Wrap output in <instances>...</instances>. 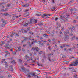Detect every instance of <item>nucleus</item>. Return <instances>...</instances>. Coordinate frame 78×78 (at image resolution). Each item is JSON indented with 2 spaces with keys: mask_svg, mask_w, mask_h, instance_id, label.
Returning a JSON list of instances; mask_svg holds the SVG:
<instances>
[{
  "mask_svg": "<svg viewBox=\"0 0 78 78\" xmlns=\"http://www.w3.org/2000/svg\"><path fill=\"white\" fill-rule=\"evenodd\" d=\"M42 62H44V58H43L42 59Z\"/></svg>",
  "mask_w": 78,
  "mask_h": 78,
  "instance_id": "51",
  "label": "nucleus"
},
{
  "mask_svg": "<svg viewBox=\"0 0 78 78\" xmlns=\"http://www.w3.org/2000/svg\"><path fill=\"white\" fill-rule=\"evenodd\" d=\"M62 35H59L58 36H59V37H62Z\"/></svg>",
  "mask_w": 78,
  "mask_h": 78,
  "instance_id": "54",
  "label": "nucleus"
},
{
  "mask_svg": "<svg viewBox=\"0 0 78 78\" xmlns=\"http://www.w3.org/2000/svg\"><path fill=\"white\" fill-rule=\"evenodd\" d=\"M20 50H21V49H20V48H19L18 51H20Z\"/></svg>",
  "mask_w": 78,
  "mask_h": 78,
  "instance_id": "47",
  "label": "nucleus"
},
{
  "mask_svg": "<svg viewBox=\"0 0 78 78\" xmlns=\"http://www.w3.org/2000/svg\"><path fill=\"white\" fill-rule=\"evenodd\" d=\"M4 15L5 16H9V14H8V13H5L4 14Z\"/></svg>",
  "mask_w": 78,
  "mask_h": 78,
  "instance_id": "14",
  "label": "nucleus"
},
{
  "mask_svg": "<svg viewBox=\"0 0 78 78\" xmlns=\"http://www.w3.org/2000/svg\"><path fill=\"white\" fill-rule=\"evenodd\" d=\"M36 41V42L34 41H33V42H32L31 45H32V44H34L33 42H34V43H35V42H36V41Z\"/></svg>",
  "mask_w": 78,
  "mask_h": 78,
  "instance_id": "42",
  "label": "nucleus"
},
{
  "mask_svg": "<svg viewBox=\"0 0 78 78\" xmlns=\"http://www.w3.org/2000/svg\"><path fill=\"white\" fill-rule=\"evenodd\" d=\"M9 70H10V71H13V69L12 68L10 69H8Z\"/></svg>",
  "mask_w": 78,
  "mask_h": 78,
  "instance_id": "18",
  "label": "nucleus"
},
{
  "mask_svg": "<svg viewBox=\"0 0 78 78\" xmlns=\"http://www.w3.org/2000/svg\"><path fill=\"white\" fill-rule=\"evenodd\" d=\"M16 36L17 37H19V34L17 33H16L15 34Z\"/></svg>",
  "mask_w": 78,
  "mask_h": 78,
  "instance_id": "19",
  "label": "nucleus"
},
{
  "mask_svg": "<svg viewBox=\"0 0 78 78\" xmlns=\"http://www.w3.org/2000/svg\"><path fill=\"white\" fill-rule=\"evenodd\" d=\"M1 44H3V45H4V44H5V42H4V41H2L1 42Z\"/></svg>",
  "mask_w": 78,
  "mask_h": 78,
  "instance_id": "38",
  "label": "nucleus"
},
{
  "mask_svg": "<svg viewBox=\"0 0 78 78\" xmlns=\"http://www.w3.org/2000/svg\"><path fill=\"white\" fill-rule=\"evenodd\" d=\"M1 27H4L5 26V25L4 24H1Z\"/></svg>",
  "mask_w": 78,
  "mask_h": 78,
  "instance_id": "20",
  "label": "nucleus"
},
{
  "mask_svg": "<svg viewBox=\"0 0 78 78\" xmlns=\"http://www.w3.org/2000/svg\"><path fill=\"white\" fill-rule=\"evenodd\" d=\"M56 24L58 25V26H59V27H61V24L60 23H59L58 22H57Z\"/></svg>",
  "mask_w": 78,
  "mask_h": 78,
  "instance_id": "12",
  "label": "nucleus"
},
{
  "mask_svg": "<svg viewBox=\"0 0 78 78\" xmlns=\"http://www.w3.org/2000/svg\"><path fill=\"white\" fill-rule=\"evenodd\" d=\"M65 37H63L64 41H66L67 39H69V35H65L64 36Z\"/></svg>",
  "mask_w": 78,
  "mask_h": 78,
  "instance_id": "2",
  "label": "nucleus"
},
{
  "mask_svg": "<svg viewBox=\"0 0 78 78\" xmlns=\"http://www.w3.org/2000/svg\"><path fill=\"white\" fill-rule=\"evenodd\" d=\"M75 64V66H76L77 64H78V59H77V60L73 62Z\"/></svg>",
  "mask_w": 78,
  "mask_h": 78,
  "instance_id": "5",
  "label": "nucleus"
},
{
  "mask_svg": "<svg viewBox=\"0 0 78 78\" xmlns=\"http://www.w3.org/2000/svg\"><path fill=\"white\" fill-rule=\"evenodd\" d=\"M29 6V4L28 3H26L22 5V6H23V7H24L25 8H28V7Z\"/></svg>",
  "mask_w": 78,
  "mask_h": 78,
  "instance_id": "3",
  "label": "nucleus"
},
{
  "mask_svg": "<svg viewBox=\"0 0 78 78\" xmlns=\"http://www.w3.org/2000/svg\"><path fill=\"white\" fill-rule=\"evenodd\" d=\"M46 16H51V15L50 14H48L47 15H46Z\"/></svg>",
  "mask_w": 78,
  "mask_h": 78,
  "instance_id": "63",
  "label": "nucleus"
},
{
  "mask_svg": "<svg viewBox=\"0 0 78 78\" xmlns=\"http://www.w3.org/2000/svg\"><path fill=\"white\" fill-rule=\"evenodd\" d=\"M36 16H41V13H39V14H37Z\"/></svg>",
  "mask_w": 78,
  "mask_h": 78,
  "instance_id": "15",
  "label": "nucleus"
},
{
  "mask_svg": "<svg viewBox=\"0 0 78 78\" xmlns=\"http://www.w3.org/2000/svg\"><path fill=\"white\" fill-rule=\"evenodd\" d=\"M55 21H57V20H58V17L56 18L55 19Z\"/></svg>",
  "mask_w": 78,
  "mask_h": 78,
  "instance_id": "48",
  "label": "nucleus"
},
{
  "mask_svg": "<svg viewBox=\"0 0 78 78\" xmlns=\"http://www.w3.org/2000/svg\"><path fill=\"white\" fill-rule=\"evenodd\" d=\"M26 71H27V72H29L30 70H29V69H25V72H26Z\"/></svg>",
  "mask_w": 78,
  "mask_h": 78,
  "instance_id": "28",
  "label": "nucleus"
},
{
  "mask_svg": "<svg viewBox=\"0 0 78 78\" xmlns=\"http://www.w3.org/2000/svg\"><path fill=\"white\" fill-rule=\"evenodd\" d=\"M29 40H31V36H30L29 37Z\"/></svg>",
  "mask_w": 78,
  "mask_h": 78,
  "instance_id": "50",
  "label": "nucleus"
},
{
  "mask_svg": "<svg viewBox=\"0 0 78 78\" xmlns=\"http://www.w3.org/2000/svg\"><path fill=\"white\" fill-rule=\"evenodd\" d=\"M42 23L41 22H40V25H43V24H42Z\"/></svg>",
  "mask_w": 78,
  "mask_h": 78,
  "instance_id": "45",
  "label": "nucleus"
},
{
  "mask_svg": "<svg viewBox=\"0 0 78 78\" xmlns=\"http://www.w3.org/2000/svg\"><path fill=\"white\" fill-rule=\"evenodd\" d=\"M0 78H3V76H1Z\"/></svg>",
  "mask_w": 78,
  "mask_h": 78,
  "instance_id": "64",
  "label": "nucleus"
},
{
  "mask_svg": "<svg viewBox=\"0 0 78 78\" xmlns=\"http://www.w3.org/2000/svg\"><path fill=\"white\" fill-rule=\"evenodd\" d=\"M12 58H13V57H12L9 58V59H11V60L12 59Z\"/></svg>",
  "mask_w": 78,
  "mask_h": 78,
  "instance_id": "62",
  "label": "nucleus"
},
{
  "mask_svg": "<svg viewBox=\"0 0 78 78\" xmlns=\"http://www.w3.org/2000/svg\"><path fill=\"white\" fill-rule=\"evenodd\" d=\"M78 76V75L75 74V75H74V78H76V76Z\"/></svg>",
  "mask_w": 78,
  "mask_h": 78,
  "instance_id": "33",
  "label": "nucleus"
},
{
  "mask_svg": "<svg viewBox=\"0 0 78 78\" xmlns=\"http://www.w3.org/2000/svg\"><path fill=\"white\" fill-rule=\"evenodd\" d=\"M27 76L28 77V78H31V76L30 75H27Z\"/></svg>",
  "mask_w": 78,
  "mask_h": 78,
  "instance_id": "34",
  "label": "nucleus"
},
{
  "mask_svg": "<svg viewBox=\"0 0 78 78\" xmlns=\"http://www.w3.org/2000/svg\"><path fill=\"white\" fill-rule=\"evenodd\" d=\"M31 20L30 21H31L32 22V23H34V19H31Z\"/></svg>",
  "mask_w": 78,
  "mask_h": 78,
  "instance_id": "11",
  "label": "nucleus"
},
{
  "mask_svg": "<svg viewBox=\"0 0 78 78\" xmlns=\"http://www.w3.org/2000/svg\"><path fill=\"white\" fill-rule=\"evenodd\" d=\"M5 53H6V54H8V51H5Z\"/></svg>",
  "mask_w": 78,
  "mask_h": 78,
  "instance_id": "44",
  "label": "nucleus"
},
{
  "mask_svg": "<svg viewBox=\"0 0 78 78\" xmlns=\"http://www.w3.org/2000/svg\"><path fill=\"white\" fill-rule=\"evenodd\" d=\"M10 6H11V5L8 4L7 5V7H10Z\"/></svg>",
  "mask_w": 78,
  "mask_h": 78,
  "instance_id": "23",
  "label": "nucleus"
},
{
  "mask_svg": "<svg viewBox=\"0 0 78 78\" xmlns=\"http://www.w3.org/2000/svg\"><path fill=\"white\" fill-rule=\"evenodd\" d=\"M25 40H23L22 41H21V44H22V43H23V42H25Z\"/></svg>",
  "mask_w": 78,
  "mask_h": 78,
  "instance_id": "25",
  "label": "nucleus"
},
{
  "mask_svg": "<svg viewBox=\"0 0 78 78\" xmlns=\"http://www.w3.org/2000/svg\"><path fill=\"white\" fill-rule=\"evenodd\" d=\"M66 47H70V45H66Z\"/></svg>",
  "mask_w": 78,
  "mask_h": 78,
  "instance_id": "60",
  "label": "nucleus"
},
{
  "mask_svg": "<svg viewBox=\"0 0 78 78\" xmlns=\"http://www.w3.org/2000/svg\"><path fill=\"white\" fill-rule=\"evenodd\" d=\"M28 25V23H26L25 24H24V26L25 27H27Z\"/></svg>",
  "mask_w": 78,
  "mask_h": 78,
  "instance_id": "24",
  "label": "nucleus"
},
{
  "mask_svg": "<svg viewBox=\"0 0 78 78\" xmlns=\"http://www.w3.org/2000/svg\"><path fill=\"white\" fill-rule=\"evenodd\" d=\"M1 21H2V22H3V21H4V20H3L2 19H1Z\"/></svg>",
  "mask_w": 78,
  "mask_h": 78,
  "instance_id": "61",
  "label": "nucleus"
},
{
  "mask_svg": "<svg viewBox=\"0 0 78 78\" xmlns=\"http://www.w3.org/2000/svg\"><path fill=\"white\" fill-rule=\"evenodd\" d=\"M30 30H31V27H29L27 29V31H30Z\"/></svg>",
  "mask_w": 78,
  "mask_h": 78,
  "instance_id": "31",
  "label": "nucleus"
},
{
  "mask_svg": "<svg viewBox=\"0 0 78 78\" xmlns=\"http://www.w3.org/2000/svg\"><path fill=\"white\" fill-rule=\"evenodd\" d=\"M31 19H30L29 21V24H30V25H32V23H31L32 22V21H31Z\"/></svg>",
  "mask_w": 78,
  "mask_h": 78,
  "instance_id": "10",
  "label": "nucleus"
},
{
  "mask_svg": "<svg viewBox=\"0 0 78 78\" xmlns=\"http://www.w3.org/2000/svg\"><path fill=\"white\" fill-rule=\"evenodd\" d=\"M66 33H67L68 34H69V31L67 30L66 31Z\"/></svg>",
  "mask_w": 78,
  "mask_h": 78,
  "instance_id": "35",
  "label": "nucleus"
},
{
  "mask_svg": "<svg viewBox=\"0 0 78 78\" xmlns=\"http://www.w3.org/2000/svg\"><path fill=\"white\" fill-rule=\"evenodd\" d=\"M26 14H27V15L26 16H29V12H27L26 13Z\"/></svg>",
  "mask_w": 78,
  "mask_h": 78,
  "instance_id": "39",
  "label": "nucleus"
},
{
  "mask_svg": "<svg viewBox=\"0 0 78 78\" xmlns=\"http://www.w3.org/2000/svg\"><path fill=\"white\" fill-rule=\"evenodd\" d=\"M39 48L38 47H36L35 50L37 52H38L39 51Z\"/></svg>",
  "mask_w": 78,
  "mask_h": 78,
  "instance_id": "6",
  "label": "nucleus"
},
{
  "mask_svg": "<svg viewBox=\"0 0 78 78\" xmlns=\"http://www.w3.org/2000/svg\"><path fill=\"white\" fill-rule=\"evenodd\" d=\"M72 72H76V71H75V69H73L72 70Z\"/></svg>",
  "mask_w": 78,
  "mask_h": 78,
  "instance_id": "22",
  "label": "nucleus"
},
{
  "mask_svg": "<svg viewBox=\"0 0 78 78\" xmlns=\"http://www.w3.org/2000/svg\"><path fill=\"white\" fill-rule=\"evenodd\" d=\"M43 58V59H44L46 60V56H45V55L44 54L42 55Z\"/></svg>",
  "mask_w": 78,
  "mask_h": 78,
  "instance_id": "8",
  "label": "nucleus"
},
{
  "mask_svg": "<svg viewBox=\"0 0 78 78\" xmlns=\"http://www.w3.org/2000/svg\"><path fill=\"white\" fill-rule=\"evenodd\" d=\"M37 20H34V23H37Z\"/></svg>",
  "mask_w": 78,
  "mask_h": 78,
  "instance_id": "27",
  "label": "nucleus"
},
{
  "mask_svg": "<svg viewBox=\"0 0 78 78\" xmlns=\"http://www.w3.org/2000/svg\"><path fill=\"white\" fill-rule=\"evenodd\" d=\"M32 50H36V47L35 48L34 47H32Z\"/></svg>",
  "mask_w": 78,
  "mask_h": 78,
  "instance_id": "37",
  "label": "nucleus"
},
{
  "mask_svg": "<svg viewBox=\"0 0 78 78\" xmlns=\"http://www.w3.org/2000/svg\"><path fill=\"white\" fill-rule=\"evenodd\" d=\"M70 36H73V34H72V33H71V34H70Z\"/></svg>",
  "mask_w": 78,
  "mask_h": 78,
  "instance_id": "59",
  "label": "nucleus"
},
{
  "mask_svg": "<svg viewBox=\"0 0 78 78\" xmlns=\"http://www.w3.org/2000/svg\"><path fill=\"white\" fill-rule=\"evenodd\" d=\"M64 56L62 55H60V58H64Z\"/></svg>",
  "mask_w": 78,
  "mask_h": 78,
  "instance_id": "16",
  "label": "nucleus"
},
{
  "mask_svg": "<svg viewBox=\"0 0 78 78\" xmlns=\"http://www.w3.org/2000/svg\"><path fill=\"white\" fill-rule=\"evenodd\" d=\"M28 74H29V75H32L34 76V78H39V77L37 76L36 75V74L35 73H33L31 72H29L28 73Z\"/></svg>",
  "mask_w": 78,
  "mask_h": 78,
  "instance_id": "1",
  "label": "nucleus"
},
{
  "mask_svg": "<svg viewBox=\"0 0 78 78\" xmlns=\"http://www.w3.org/2000/svg\"><path fill=\"white\" fill-rule=\"evenodd\" d=\"M42 51H40L39 52H38V53L39 55H41L42 54Z\"/></svg>",
  "mask_w": 78,
  "mask_h": 78,
  "instance_id": "29",
  "label": "nucleus"
},
{
  "mask_svg": "<svg viewBox=\"0 0 78 78\" xmlns=\"http://www.w3.org/2000/svg\"><path fill=\"white\" fill-rule=\"evenodd\" d=\"M10 36L11 37H13V36H14L12 34H11L10 35Z\"/></svg>",
  "mask_w": 78,
  "mask_h": 78,
  "instance_id": "55",
  "label": "nucleus"
},
{
  "mask_svg": "<svg viewBox=\"0 0 78 78\" xmlns=\"http://www.w3.org/2000/svg\"><path fill=\"white\" fill-rule=\"evenodd\" d=\"M18 11L19 12H20V11H21V9L20 8L18 9Z\"/></svg>",
  "mask_w": 78,
  "mask_h": 78,
  "instance_id": "26",
  "label": "nucleus"
},
{
  "mask_svg": "<svg viewBox=\"0 0 78 78\" xmlns=\"http://www.w3.org/2000/svg\"><path fill=\"white\" fill-rule=\"evenodd\" d=\"M25 39H24V40H25H25H27V39H28V38L27 37H26V38H25Z\"/></svg>",
  "mask_w": 78,
  "mask_h": 78,
  "instance_id": "56",
  "label": "nucleus"
},
{
  "mask_svg": "<svg viewBox=\"0 0 78 78\" xmlns=\"http://www.w3.org/2000/svg\"><path fill=\"white\" fill-rule=\"evenodd\" d=\"M50 47H51V46H50L48 47V49H49V50H51L52 49V48H50Z\"/></svg>",
  "mask_w": 78,
  "mask_h": 78,
  "instance_id": "36",
  "label": "nucleus"
},
{
  "mask_svg": "<svg viewBox=\"0 0 78 78\" xmlns=\"http://www.w3.org/2000/svg\"><path fill=\"white\" fill-rule=\"evenodd\" d=\"M5 10H4V11H7L8 8H6L5 9Z\"/></svg>",
  "mask_w": 78,
  "mask_h": 78,
  "instance_id": "32",
  "label": "nucleus"
},
{
  "mask_svg": "<svg viewBox=\"0 0 78 78\" xmlns=\"http://www.w3.org/2000/svg\"><path fill=\"white\" fill-rule=\"evenodd\" d=\"M5 45H6V46L7 47H8V44L6 43V44H5Z\"/></svg>",
  "mask_w": 78,
  "mask_h": 78,
  "instance_id": "58",
  "label": "nucleus"
},
{
  "mask_svg": "<svg viewBox=\"0 0 78 78\" xmlns=\"http://www.w3.org/2000/svg\"><path fill=\"white\" fill-rule=\"evenodd\" d=\"M74 38L72 37L71 39V40H72V41H73V40H74Z\"/></svg>",
  "mask_w": 78,
  "mask_h": 78,
  "instance_id": "49",
  "label": "nucleus"
},
{
  "mask_svg": "<svg viewBox=\"0 0 78 78\" xmlns=\"http://www.w3.org/2000/svg\"><path fill=\"white\" fill-rule=\"evenodd\" d=\"M30 57L28 56L27 55H26L24 57V59H27V58H29Z\"/></svg>",
  "mask_w": 78,
  "mask_h": 78,
  "instance_id": "7",
  "label": "nucleus"
},
{
  "mask_svg": "<svg viewBox=\"0 0 78 78\" xmlns=\"http://www.w3.org/2000/svg\"><path fill=\"white\" fill-rule=\"evenodd\" d=\"M47 16V15H45V14H43L42 15V17L43 18H44V17H45V16Z\"/></svg>",
  "mask_w": 78,
  "mask_h": 78,
  "instance_id": "21",
  "label": "nucleus"
},
{
  "mask_svg": "<svg viewBox=\"0 0 78 78\" xmlns=\"http://www.w3.org/2000/svg\"><path fill=\"white\" fill-rule=\"evenodd\" d=\"M38 42H39L38 44H39V45L41 44V45H43V46L44 45V43H41L40 41H39Z\"/></svg>",
  "mask_w": 78,
  "mask_h": 78,
  "instance_id": "9",
  "label": "nucleus"
},
{
  "mask_svg": "<svg viewBox=\"0 0 78 78\" xmlns=\"http://www.w3.org/2000/svg\"><path fill=\"white\" fill-rule=\"evenodd\" d=\"M70 66H75V65L74 64H70Z\"/></svg>",
  "mask_w": 78,
  "mask_h": 78,
  "instance_id": "30",
  "label": "nucleus"
},
{
  "mask_svg": "<svg viewBox=\"0 0 78 78\" xmlns=\"http://www.w3.org/2000/svg\"><path fill=\"white\" fill-rule=\"evenodd\" d=\"M2 22H3V23H4L5 24H7V21L4 20V21H2Z\"/></svg>",
  "mask_w": 78,
  "mask_h": 78,
  "instance_id": "13",
  "label": "nucleus"
},
{
  "mask_svg": "<svg viewBox=\"0 0 78 78\" xmlns=\"http://www.w3.org/2000/svg\"><path fill=\"white\" fill-rule=\"evenodd\" d=\"M43 36H44V37H45V36H48V35H47L46 34H44L43 35Z\"/></svg>",
  "mask_w": 78,
  "mask_h": 78,
  "instance_id": "40",
  "label": "nucleus"
},
{
  "mask_svg": "<svg viewBox=\"0 0 78 78\" xmlns=\"http://www.w3.org/2000/svg\"><path fill=\"white\" fill-rule=\"evenodd\" d=\"M12 65L10 66L9 67V69H11V68H12Z\"/></svg>",
  "mask_w": 78,
  "mask_h": 78,
  "instance_id": "52",
  "label": "nucleus"
},
{
  "mask_svg": "<svg viewBox=\"0 0 78 78\" xmlns=\"http://www.w3.org/2000/svg\"><path fill=\"white\" fill-rule=\"evenodd\" d=\"M65 64H68L69 62V61H64Z\"/></svg>",
  "mask_w": 78,
  "mask_h": 78,
  "instance_id": "17",
  "label": "nucleus"
},
{
  "mask_svg": "<svg viewBox=\"0 0 78 78\" xmlns=\"http://www.w3.org/2000/svg\"><path fill=\"white\" fill-rule=\"evenodd\" d=\"M19 62H22V60L21 59H20L19 60Z\"/></svg>",
  "mask_w": 78,
  "mask_h": 78,
  "instance_id": "53",
  "label": "nucleus"
},
{
  "mask_svg": "<svg viewBox=\"0 0 78 78\" xmlns=\"http://www.w3.org/2000/svg\"><path fill=\"white\" fill-rule=\"evenodd\" d=\"M22 51L23 52L25 51V49L23 48L22 49Z\"/></svg>",
  "mask_w": 78,
  "mask_h": 78,
  "instance_id": "57",
  "label": "nucleus"
},
{
  "mask_svg": "<svg viewBox=\"0 0 78 78\" xmlns=\"http://www.w3.org/2000/svg\"><path fill=\"white\" fill-rule=\"evenodd\" d=\"M71 29H72V30H74L75 29V27H74L72 26Z\"/></svg>",
  "mask_w": 78,
  "mask_h": 78,
  "instance_id": "41",
  "label": "nucleus"
},
{
  "mask_svg": "<svg viewBox=\"0 0 78 78\" xmlns=\"http://www.w3.org/2000/svg\"><path fill=\"white\" fill-rule=\"evenodd\" d=\"M21 70L22 72H25V69L24 67H22V68H21Z\"/></svg>",
  "mask_w": 78,
  "mask_h": 78,
  "instance_id": "4",
  "label": "nucleus"
},
{
  "mask_svg": "<svg viewBox=\"0 0 78 78\" xmlns=\"http://www.w3.org/2000/svg\"><path fill=\"white\" fill-rule=\"evenodd\" d=\"M8 76L9 78H10V77H11V75H8Z\"/></svg>",
  "mask_w": 78,
  "mask_h": 78,
  "instance_id": "43",
  "label": "nucleus"
},
{
  "mask_svg": "<svg viewBox=\"0 0 78 78\" xmlns=\"http://www.w3.org/2000/svg\"><path fill=\"white\" fill-rule=\"evenodd\" d=\"M76 21L74 20L73 21V23H76Z\"/></svg>",
  "mask_w": 78,
  "mask_h": 78,
  "instance_id": "46",
  "label": "nucleus"
}]
</instances>
